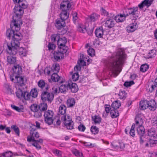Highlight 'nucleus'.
I'll use <instances>...</instances> for the list:
<instances>
[{"instance_id": "nucleus-11", "label": "nucleus", "mask_w": 157, "mask_h": 157, "mask_svg": "<svg viewBox=\"0 0 157 157\" xmlns=\"http://www.w3.org/2000/svg\"><path fill=\"white\" fill-rule=\"evenodd\" d=\"M144 120V116L142 114H139L136 116L135 118V126H139L143 125Z\"/></svg>"}, {"instance_id": "nucleus-25", "label": "nucleus", "mask_w": 157, "mask_h": 157, "mask_svg": "<svg viewBox=\"0 0 157 157\" xmlns=\"http://www.w3.org/2000/svg\"><path fill=\"white\" fill-rule=\"evenodd\" d=\"M148 101L147 100L141 101L139 105L140 109L144 110L147 108Z\"/></svg>"}, {"instance_id": "nucleus-27", "label": "nucleus", "mask_w": 157, "mask_h": 157, "mask_svg": "<svg viewBox=\"0 0 157 157\" xmlns=\"http://www.w3.org/2000/svg\"><path fill=\"white\" fill-rule=\"evenodd\" d=\"M137 128V132L140 136H143L145 133V129L143 125L136 126Z\"/></svg>"}, {"instance_id": "nucleus-19", "label": "nucleus", "mask_w": 157, "mask_h": 157, "mask_svg": "<svg viewBox=\"0 0 157 157\" xmlns=\"http://www.w3.org/2000/svg\"><path fill=\"white\" fill-rule=\"evenodd\" d=\"M138 25L136 23H132L126 28L127 32L128 33L132 32L134 31L137 28Z\"/></svg>"}, {"instance_id": "nucleus-52", "label": "nucleus", "mask_w": 157, "mask_h": 157, "mask_svg": "<svg viewBox=\"0 0 157 157\" xmlns=\"http://www.w3.org/2000/svg\"><path fill=\"white\" fill-rule=\"evenodd\" d=\"M52 70L55 71L57 72H59V64H54L52 67Z\"/></svg>"}, {"instance_id": "nucleus-32", "label": "nucleus", "mask_w": 157, "mask_h": 157, "mask_svg": "<svg viewBox=\"0 0 157 157\" xmlns=\"http://www.w3.org/2000/svg\"><path fill=\"white\" fill-rule=\"evenodd\" d=\"M110 114L112 118H115L118 116L119 114L117 109H112L110 110Z\"/></svg>"}, {"instance_id": "nucleus-30", "label": "nucleus", "mask_w": 157, "mask_h": 157, "mask_svg": "<svg viewBox=\"0 0 157 157\" xmlns=\"http://www.w3.org/2000/svg\"><path fill=\"white\" fill-rule=\"evenodd\" d=\"M7 61L9 64H13L14 65L17 64L16 58L12 56H8L7 57Z\"/></svg>"}, {"instance_id": "nucleus-60", "label": "nucleus", "mask_w": 157, "mask_h": 157, "mask_svg": "<svg viewBox=\"0 0 157 157\" xmlns=\"http://www.w3.org/2000/svg\"><path fill=\"white\" fill-rule=\"evenodd\" d=\"M3 156L5 157H12L13 155L12 153L10 151L6 152L5 153H3Z\"/></svg>"}, {"instance_id": "nucleus-37", "label": "nucleus", "mask_w": 157, "mask_h": 157, "mask_svg": "<svg viewBox=\"0 0 157 157\" xmlns=\"http://www.w3.org/2000/svg\"><path fill=\"white\" fill-rule=\"evenodd\" d=\"M38 86L41 89H43L45 88V89L44 90H45L46 86H48V85H46L45 82L42 80H40L38 82Z\"/></svg>"}, {"instance_id": "nucleus-9", "label": "nucleus", "mask_w": 157, "mask_h": 157, "mask_svg": "<svg viewBox=\"0 0 157 157\" xmlns=\"http://www.w3.org/2000/svg\"><path fill=\"white\" fill-rule=\"evenodd\" d=\"M15 79L10 76V79L13 82L15 81L14 82L17 83V84L20 86V87L23 86L25 85V83L26 82V79L25 78L22 76H19L18 75L15 76Z\"/></svg>"}, {"instance_id": "nucleus-31", "label": "nucleus", "mask_w": 157, "mask_h": 157, "mask_svg": "<svg viewBox=\"0 0 157 157\" xmlns=\"http://www.w3.org/2000/svg\"><path fill=\"white\" fill-rule=\"evenodd\" d=\"M30 134L31 136L35 139V138H38L39 137V133L36 131V129L33 128H31L30 131Z\"/></svg>"}, {"instance_id": "nucleus-64", "label": "nucleus", "mask_w": 157, "mask_h": 157, "mask_svg": "<svg viewBox=\"0 0 157 157\" xmlns=\"http://www.w3.org/2000/svg\"><path fill=\"white\" fill-rule=\"evenodd\" d=\"M52 92L54 94H57L58 93H59L60 91H59V89H58V88L57 87V86H54L52 88Z\"/></svg>"}, {"instance_id": "nucleus-38", "label": "nucleus", "mask_w": 157, "mask_h": 157, "mask_svg": "<svg viewBox=\"0 0 157 157\" xmlns=\"http://www.w3.org/2000/svg\"><path fill=\"white\" fill-rule=\"evenodd\" d=\"M18 6L20 7L21 9H25L27 7V5L25 4V0H19L18 2Z\"/></svg>"}, {"instance_id": "nucleus-33", "label": "nucleus", "mask_w": 157, "mask_h": 157, "mask_svg": "<svg viewBox=\"0 0 157 157\" xmlns=\"http://www.w3.org/2000/svg\"><path fill=\"white\" fill-rule=\"evenodd\" d=\"M23 93L24 92H23L22 88L19 87L18 90L16 92L17 97L21 99L23 98Z\"/></svg>"}, {"instance_id": "nucleus-36", "label": "nucleus", "mask_w": 157, "mask_h": 157, "mask_svg": "<svg viewBox=\"0 0 157 157\" xmlns=\"http://www.w3.org/2000/svg\"><path fill=\"white\" fill-rule=\"evenodd\" d=\"M121 105V104L120 101H116L113 102L111 105L112 109H117L119 108Z\"/></svg>"}, {"instance_id": "nucleus-61", "label": "nucleus", "mask_w": 157, "mask_h": 157, "mask_svg": "<svg viewBox=\"0 0 157 157\" xmlns=\"http://www.w3.org/2000/svg\"><path fill=\"white\" fill-rule=\"evenodd\" d=\"M105 110L107 113H109L110 110L112 109V108H111L110 106L109 105H105Z\"/></svg>"}, {"instance_id": "nucleus-39", "label": "nucleus", "mask_w": 157, "mask_h": 157, "mask_svg": "<svg viewBox=\"0 0 157 157\" xmlns=\"http://www.w3.org/2000/svg\"><path fill=\"white\" fill-rule=\"evenodd\" d=\"M118 95L121 99H124L127 96V94L124 90L120 91Z\"/></svg>"}, {"instance_id": "nucleus-7", "label": "nucleus", "mask_w": 157, "mask_h": 157, "mask_svg": "<svg viewBox=\"0 0 157 157\" xmlns=\"http://www.w3.org/2000/svg\"><path fill=\"white\" fill-rule=\"evenodd\" d=\"M61 120L64 122V124L67 129H71L73 128L74 123L69 116L63 115L61 117Z\"/></svg>"}, {"instance_id": "nucleus-45", "label": "nucleus", "mask_w": 157, "mask_h": 157, "mask_svg": "<svg viewBox=\"0 0 157 157\" xmlns=\"http://www.w3.org/2000/svg\"><path fill=\"white\" fill-rule=\"evenodd\" d=\"M135 127V124H132L129 132L130 135L133 137H134L135 135V130L134 129Z\"/></svg>"}, {"instance_id": "nucleus-29", "label": "nucleus", "mask_w": 157, "mask_h": 157, "mask_svg": "<svg viewBox=\"0 0 157 157\" xmlns=\"http://www.w3.org/2000/svg\"><path fill=\"white\" fill-rule=\"evenodd\" d=\"M60 19L62 20L65 21L67 19L69 16V13L68 11H62L60 14Z\"/></svg>"}, {"instance_id": "nucleus-20", "label": "nucleus", "mask_w": 157, "mask_h": 157, "mask_svg": "<svg viewBox=\"0 0 157 157\" xmlns=\"http://www.w3.org/2000/svg\"><path fill=\"white\" fill-rule=\"evenodd\" d=\"M69 83L68 89H70L72 93L76 92L78 90V87L75 83H72L71 81H69Z\"/></svg>"}, {"instance_id": "nucleus-49", "label": "nucleus", "mask_w": 157, "mask_h": 157, "mask_svg": "<svg viewBox=\"0 0 157 157\" xmlns=\"http://www.w3.org/2000/svg\"><path fill=\"white\" fill-rule=\"evenodd\" d=\"M39 109V106L37 105L33 104L31 105V110L35 113L37 112Z\"/></svg>"}, {"instance_id": "nucleus-41", "label": "nucleus", "mask_w": 157, "mask_h": 157, "mask_svg": "<svg viewBox=\"0 0 157 157\" xmlns=\"http://www.w3.org/2000/svg\"><path fill=\"white\" fill-rule=\"evenodd\" d=\"M17 51H18L19 54L22 56H25L26 55V51L25 49H24L23 47H21L18 48Z\"/></svg>"}, {"instance_id": "nucleus-3", "label": "nucleus", "mask_w": 157, "mask_h": 157, "mask_svg": "<svg viewBox=\"0 0 157 157\" xmlns=\"http://www.w3.org/2000/svg\"><path fill=\"white\" fill-rule=\"evenodd\" d=\"M129 15L133 16L135 19H136L139 15L138 8L133 7L126 9L123 14L114 16V19L117 22H122L124 21L125 17Z\"/></svg>"}, {"instance_id": "nucleus-35", "label": "nucleus", "mask_w": 157, "mask_h": 157, "mask_svg": "<svg viewBox=\"0 0 157 157\" xmlns=\"http://www.w3.org/2000/svg\"><path fill=\"white\" fill-rule=\"evenodd\" d=\"M75 101L74 98H71L67 100V105L68 107H71L75 104Z\"/></svg>"}, {"instance_id": "nucleus-12", "label": "nucleus", "mask_w": 157, "mask_h": 157, "mask_svg": "<svg viewBox=\"0 0 157 157\" xmlns=\"http://www.w3.org/2000/svg\"><path fill=\"white\" fill-rule=\"evenodd\" d=\"M59 51L54 52V58L56 61L62 59L64 56V53L66 52H63L64 50L59 48Z\"/></svg>"}, {"instance_id": "nucleus-28", "label": "nucleus", "mask_w": 157, "mask_h": 157, "mask_svg": "<svg viewBox=\"0 0 157 157\" xmlns=\"http://www.w3.org/2000/svg\"><path fill=\"white\" fill-rule=\"evenodd\" d=\"M99 17V15L96 13H93L89 16L87 18V20L90 21L91 22H94L97 20Z\"/></svg>"}, {"instance_id": "nucleus-26", "label": "nucleus", "mask_w": 157, "mask_h": 157, "mask_svg": "<svg viewBox=\"0 0 157 157\" xmlns=\"http://www.w3.org/2000/svg\"><path fill=\"white\" fill-rule=\"evenodd\" d=\"M147 135L149 136L153 137L154 138H157V134L156 133L155 129L151 128L147 130Z\"/></svg>"}, {"instance_id": "nucleus-54", "label": "nucleus", "mask_w": 157, "mask_h": 157, "mask_svg": "<svg viewBox=\"0 0 157 157\" xmlns=\"http://www.w3.org/2000/svg\"><path fill=\"white\" fill-rule=\"evenodd\" d=\"M73 20L74 22L75 23L77 22L78 19L77 13L76 12H74L72 13Z\"/></svg>"}, {"instance_id": "nucleus-1", "label": "nucleus", "mask_w": 157, "mask_h": 157, "mask_svg": "<svg viewBox=\"0 0 157 157\" xmlns=\"http://www.w3.org/2000/svg\"><path fill=\"white\" fill-rule=\"evenodd\" d=\"M113 58L108 62L107 66L111 71L113 76L116 77L122 70L121 66L125 60L126 55L122 49H118L113 56Z\"/></svg>"}, {"instance_id": "nucleus-56", "label": "nucleus", "mask_w": 157, "mask_h": 157, "mask_svg": "<svg viewBox=\"0 0 157 157\" xmlns=\"http://www.w3.org/2000/svg\"><path fill=\"white\" fill-rule=\"evenodd\" d=\"M59 34L53 35L51 36V40L52 41H55L56 39L58 40L59 38Z\"/></svg>"}, {"instance_id": "nucleus-55", "label": "nucleus", "mask_w": 157, "mask_h": 157, "mask_svg": "<svg viewBox=\"0 0 157 157\" xmlns=\"http://www.w3.org/2000/svg\"><path fill=\"white\" fill-rule=\"evenodd\" d=\"M11 128L13 129L16 134L19 136V130L18 128L16 126L13 125L11 126Z\"/></svg>"}, {"instance_id": "nucleus-40", "label": "nucleus", "mask_w": 157, "mask_h": 157, "mask_svg": "<svg viewBox=\"0 0 157 157\" xmlns=\"http://www.w3.org/2000/svg\"><path fill=\"white\" fill-rule=\"evenodd\" d=\"M66 107L63 105H61L59 107V111L60 113L62 115H64L66 112Z\"/></svg>"}, {"instance_id": "nucleus-6", "label": "nucleus", "mask_w": 157, "mask_h": 157, "mask_svg": "<svg viewBox=\"0 0 157 157\" xmlns=\"http://www.w3.org/2000/svg\"><path fill=\"white\" fill-rule=\"evenodd\" d=\"M54 114L52 110H48L44 112V121L46 124L48 125H51L53 123Z\"/></svg>"}, {"instance_id": "nucleus-44", "label": "nucleus", "mask_w": 157, "mask_h": 157, "mask_svg": "<svg viewBox=\"0 0 157 157\" xmlns=\"http://www.w3.org/2000/svg\"><path fill=\"white\" fill-rule=\"evenodd\" d=\"M30 94V96L34 98H36L38 95L37 90L36 89L32 90Z\"/></svg>"}, {"instance_id": "nucleus-47", "label": "nucleus", "mask_w": 157, "mask_h": 157, "mask_svg": "<svg viewBox=\"0 0 157 157\" xmlns=\"http://www.w3.org/2000/svg\"><path fill=\"white\" fill-rule=\"evenodd\" d=\"M149 66L147 64H144L142 65L140 68V70L143 72H145L147 71L149 68Z\"/></svg>"}, {"instance_id": "nucleus-53", "label": "nucleus", "mask_w": 157, "mask_h": 157, "mask_svg": "<svg viewBox=\"0 0 157 157\" xmlns=\"http://www.w3.org/2000/svg\"><path fill=\"white\" fill-rule=\"evenodd\" d=\"M88 54L91 56L94 55L95 51L94 49L92 48H89L87 50Z\"/></svg>"}, {"instance_id": "nucleus-48", "label": "nucleus", "mask_w": 157, "mask_h": 157, "mask_svg": "<svg viewBox=\"0 0 157 157\" xmlns=\"http://www.w3.org/2000/svg\"><path fill=\"white\" fill-rule=\"evenodd\" d=\"M152 83L150 86V87L149 88V90L151 92H152L154 90V89L157 86V82L152 81Z\"/></svg>"}, {"instance_id": "nucleus-57", "label": "nucleus", "mask_w": 157, "mask_h": 157, "mask_svg": "<svg viewBox=\"0 0 157 157\" xmlns=\"http://www.w3.org/2000/svg\"><path fill=\"white\" fill-rule=\"evenodd\" d=\"M134 84V82L133 81L129 82H124V85L125 86L128 87L131 86Z\"/></svg>"}, {"instance_id": "nucleus-10", "label": "nucleus", "mask_w": 157, "mask_h": 157, "mask_svg": "<svg viewBox=\"0 0 157 157\" xmlns=\"http://www.w3.org/2000/svg\"><path fill=\"white\" fill-rule=\"evenodd\" d=\"M114 15L113 14L110 13V16L107 17V20L105 22V26L109 28H110L114 26V22L113 21L114 19Z\"/></svg>"}, {"instance_id": "nucleus-18", "label": "nucleus", "mask_w": 157, "mask_h": 157, "mask_svg": "<svg viewBox=\"0 0 157 157\" xmlns=\"http://www.w3.org/2000/svg\"><path fill=\"white\" fill-rule=\"evenodd\" d=\"M157 108L156 103L153 100L148 101L147 108L152 111H155Z\"/></svg>"}, {"instance_id": "nucleus-14", "label": "nucleus", "mask_w": 157, "mask_h": 157, "mask_svg": "<svg viewBox=\"0 0 157 157\" xmlns=\"http://www.w3.org/2000/svg\"><path fill=\"white\" fill-rule=\"evenodd\" d=\"M71 5L69 2H63L60 4V8L62 11H68L71 9Z\"/></svg>"}, {"instance_id": "nucleus-22", "label": "nucleus", "mask_w": 157, "mask_h": 157, "mask_svg": "<svg viewBox=\"0 0 157 157\" xmlns=\"http://www.w3.org/2000/svg\"><path fill=\"white\" fill-rule=\"evenodd\" d=\"M10 26L11 29H8L7 30L6 33L7 36L9 38H10L11 37H12V38L13 37L14 32V30H15L16 31L15 29V27L13 25H12V27H11L10 25Z\"/></svg>"}, {"instance_id": "nucleus-62", "label": "nucleus", "mask_w": 157, "mask_h": 157, "mask_svg": "<svg viewBox=\"0 0 157 157\" xmlns=\"http://www.w3.org/2000/svg\"><path fill=\"white\" fill-rule=\"evenodd\" d=\"M78 30L80 32L84 33L85 32L86 29V28L84 27V26L83 25H80L79 26L78 28Z\"/></svg>"}, {"instance_id": "nucleus-13", "label": "nucleus", "mask_w": 157, "mask_h": 157, "mask_svg": "<svg viewBox=\"0 0 157 157\" xmlns=\"http://www.w3.org/2000/svg\"><path fill=\"white\" fill-rule=\"evenodd\" d=\"M62 84L59 87V91L61 93H65L67 91L69 87V81L62 83Z\"/></svg>"}, {"instance_id": "nucleus-8", "label": "nucleus", "mask_w": 157, "mask_h": 157, "mask_svg": "<svg viewBox=\"0 0 157 157\" xmlns=\"http://www.w3.org/2000/svg\"><path fill=\"white\" fill-rule=\"evenodd\" d=\"M67 42V39L65 37L60 38L59 36V38L57 40V44L60 49L64 50L63 52H67L68 49V47L65 46Z\"/></svg>"}, {"instance_id": "nucleus-63", "label": "nucleus", "mask_w": 157, "mask_h": 157, "mask_svg": "<svg viewBox=\"0 0 157 157\" xmlns=\"http://www.w3.org/2000/svg\"><path fill=\"white\" fill-rule=\"evenodd\" d=\"M53 152L55 154L58 156H60L61 155L62 152L59 150L57 149H55L53 150Z\"/></svg>"}, {"instance_id": "nucleus-51", "label": "nucleus", "mask_w": 157, "mask_h": 157, "mask_svg": "<svg viewBox=\"0 0 157 157\" xmlns=\"http://www.w3.org/2000/svg\"><path fill=\"white\" fill-rule=\"evenodd\" d=\"M79 75L78 74L77 72L74 73L72 75V79L74 81H76L78 79Z\"/></svg>"}, {"instance_id": "nucleus-23", "label": "nucleus", "mask_w": 157, "mask_h": 157, "mask_svg": "<svg viewBox=\"0 0 157 157\" xmlns=\"http://www.w3.org/2000/svg\"><path fill=\"white\" fill-rule=\"evenodd\" d=\"M104 30L102 26L97 28L95 31V33L97 37L101 38L103 35Z\"/></svg>"}, {"instance_id": "nucleus-24", "label": "nucleus", "mask_w": 157, "mask_h": 157, "mask_svg": "<svg viewBox=\"0 0 157 157\" xmlns=\"http://www.w3.org/2000/svg\"><path fill=\"white\" fill-rule=\"evenodd\" d=\"M61 78L57 74L54 73L52 74L51 78L52 81L54 82H58L59 83H62L63 81L61 80Z\"/></svg>"}, {"instance_id": "nucleus-15", "label": "nucleus", "mask_w": 157, "mask_h": 157, "mask_svg": "<svg viewBox=\"0 0 157 157\" xmlns=\"http://www.w3.org/2000/svg\"><path fill=\"white\" fill-rule=\"evenodd\" d=\"M154 0H144L138 6L140 10H142L144 7L146 6L148 7L152 4Z\"/></svg>"}, {"instance_id": "nucleus-17", "label": "nucleus", "mask_w": 157, "mask_h": 157, "mask_svg": "<svg viewBox=\"0 0 157 157\" xmlns=\"http://www.w3.org/2000/svg\"><path fill=\"white\" fill-rule=\"evenodd\" d=\"M4 91L6 93L12 94H13V91L12 89L11 86L8 83L4 84L3 86Z\"/></svg>"}, {"instance_id": "nucleus-2", "label": "nucleus", "mask_w": 157, "mask_h": 157, "mask_svg": "<svg viewBox=\"0 0 157 157\" xmlns=\"http://www.w3.org/2000/svg\"><path fill=\"white\" fill-rule=\"evenodd\" d=\"M15 15L13 17V20L11 23V26L13 25L16 31H18L20 29V25L22 24L21 18V16L24 13L22 9L18 6H15L13 9Z\"/></svg>"}, {"instance_id": "nucleus-42", "label": "nucleus", "mask_w": 157, "mask_h": 157, "mask_svg": "<svg viewBox=\"0 0 157 157\" xmlns=\"http://www.w3.org/2000/svg\"><path fill=\"white\" fill-rule=\"evenodd\" d=\"M90 131L94 134H96L99 131V128L95 126H92L90 128Z\"/></svg>"}, {"instance_id": "nucleus-16", "label": "nucleus", "mask_w": 157, "mask_h": 157, "mask_svg": "<svg viewBox=\"0 0 157 157\" xmlns=\"http://www.w3.org/2000/svg\"><path fill=\"white\" fill-rule=\"evenodd\" d=\"M13 70L14 74L20 75L22 72V68L21 66L17 64L14 65Z\"/></svg>"}, {"instance_id": "nucleus-50", "label": "nucleus", "mask_w": 157, "mask_h": 157, "mask_svg": "<svg viewBox=\"0 0 157 157\" xmlns=\"http://www.w3.org/2000/svg\"><path fill=\"white\" fill-rule=\"evenodd\" d=\"M11 107L14 109L16 110L19 112H23V108H19L17 106H16L15 105H11Z\"/></svg>"}, {"instance_id": "nucleus-5", "label": "nucleus", "mask_w": 157, "mask_h": 157, "mask_svg": "<svg viewBox=\"0 0 157 157\" xmlns=\"http://www.w3.org/2000/svg\"><path fill=\"white\" fill-rule=\"evenodd\" d=\"M49 86H46L45 90H44L41 93V99L43 101H48L50 103L53 99L54 95L49 92Z\"/></svg>"}, {"instance_id": "nucleus-43", "label": "nucleus", "mask_w": 157, "mask_h": 157, "mask_svg": "<svg viewBox=\"0 0 157 157\" xmlns=\"http://www.w3.org/2000/svg\"><path fill=\"white\" fill-rule=\"evenodd\" d=\"M39 108L40 111H44L47 109V105L45 103H42L39 106Z\"/></svg>"}, {"instance_id": "nucleus-58", "label": "nucleus", "mask_w": 157, "mask_h": 157, "mask_svg": "<svg viewBox=\"0 0 157 157\" xmlns=\"http://www.w3.org/2000/svg\"><path fill=\"white\" fill-rule=\"evenodd\" d=\"M49 50H53L56 47V45L53 44L49 43L48 46Z\"/></svg>"}, {"instance_id": "nucleus-34", "label": "nucleus", "mask_w": 157, "mask_h": 157, "mask_svg": "<svg viewBox=\"0 0 157 157\" xmlns=\"http://www.w3.org/2000/svg\"><path fill=\"white\" fill-rule=\"evenodd\" d=\"M92 120L94 121L95 124L100 123L101 120V119L100 117L98 115H95L92 116Z\"/></svg>"}, {"instance_id": "nucleus-21", "label": "nucleus", "mask_w": 157, "mask_h": 157, "mask_svg": "<svg viewBox=\"0 0 157 157\" xmlns=\"http://www.w3.org/2000/svg\"><path fill=\"white\" fill-rule=\"evenodd\" d=\"M65 26V21L60 19L59 20H57L55 24V26L57 29H59L63 28Z\"/></svg>"}, {"instance_id": "nucleus-46", "label": "nucleus", "mask_w": 157, "mask_h": 157, "mask_svg": "<svg viewBox=\"0 0 157 157\" xmlns=\"http://www.w3.org/2000/svg\"><path fill=\"white\" fill-rule=\"evenodd\" d=\"M31 97L30 94L27 91H24L23 98L26 100H29Z\"/></svg>"}, {"instance_id": "nucleus-59", "label": "nucleus", "mask_w": 157, "mask_h": 157, "mask_svg": "<svg viewBox=\"0 0 157 157\" xmlns=\"http://www.w3.org/2000/svg\"><path fill=\"white\" fill-rule=\"evenodd\" d=\"M86 127L84 125L82 124H80L78 127V130L81 132H83L86 129Z\"/></svg>"}, {"instance_id": "nucleus-4", "label": "nucleus", "mask_w": 157, "mask_h": 157, "mask_svg": "<svg viewBox=\"0 0 157 157\" xmlns=\"http://www.w3.org/2000/svg\"><path fill=\"white\" fill-rule=\"evenodd\" d=\"M21 39V37H17V38H13L10 44H7L8 48L7 52L10 55H16L17 51L18 48L19 47V41Z\"/></svg>"}]
</instances>
